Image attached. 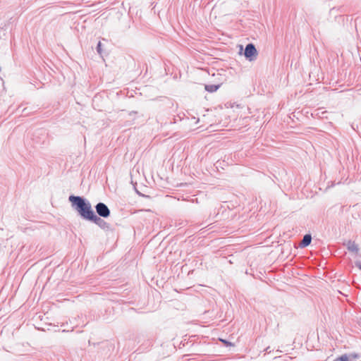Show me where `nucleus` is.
<instances>
[{
	"label": "nucleus",
	"mask_w": 361,
	"mask_h": 361,
	"mask_svg": "<svg viewBox=\"0 0 361 361\" xmlns=\"http://www.w3.org/2000/svg\"><path fill=\"white\" fill-rule=\"evenodd\" d=\"M357 267L361 269V264H358Z\"/></svg>",
	"instance_id": "obj_11"
},
{
	"label": "nucleus",
	"mask_w": 361,
	"mask_h": 361,
	"mask_svg": "<svg viewBox=\"0 0 361 361\" xmlns=\"http://www.w3.org/2000/svg\"><path fill=\"white\" fill-rule=\"evenodd\" d=\"M95 209L98 215L103 218H107L110 216L109 207L103 202H99L95 206Z\"/></svg>",
	"instance_id": "obj_2"
},
{
	"label": "nucleus",
	"mask_w": 361,
	"mask_h": 361,
	"mask_svg": "<svg viewBox=\"0 0 361 361\" xmlns=\"http://www.w3.org/2000/svg\"><path fill=\"white\" fill-rule=\"evenodd\" d=\"M220 341L224 343L226 345L228 346V345H231V343L226 341V340H224V339H220Z\"/></svg>",
	"instance_id": "obj_10"
},
{
	"label": "nucleus",
	"mask_w": 361,
	"mask_h": 361,
	"mask_svg": "<svg viewBox=\"0 0 361 361\" xmlns=\"http://www.w3.org/2000/svg\"><path fill=\"white\" fill-rule=\"evenodd\" d=\"M257 52V49L253 44H248L246 45L244 55L250 61L253 60V57L256 56Z\"/></svg>",
	"instance_id": "obj_3"
},
{
	"label": "nucleus",
	"mask_w": 361,
	"mask_h": 361,
	"mask_svg": "<svg viewBox=\"0 0 361 361\" xmlns=\"http://www.w3.org/2000/svg\"><path fill=\"white\" fill-rule=\"evenodd\" d=\"M89 221H93L94 224H96L103 229H109L110 227L109 224L107 222L102 219L100 217L97 216L94 213L89 219Z\"/></svg>",
	"instance_id": "obj_4"
},
{
	"label": "nucleus",
	"mask_w": 361,
	"mask_h": 361,
	"mask_svg": "<svg viewBox=\"0 0 361 361\" xmlns=\"http://www.w3.org/2000/svg\"><path fill=\"white\" fill-rule=\"evenodd\" d=\"M102 44L100 42H98L97 44V52L99 54H102Z\"/></svg>",
	"instance_id": "obj_9"
},
{
	"label": "nucleus",
	"mask_w": 361,
	"mask_h": 361,
	"mask_svg": "<svg viewBox=\"0 0 361 361\" xmlns=\"http://www.w3.org/2000/svg\"><path fill=\"white\" fill-rule=\"evenodd\" d=\"M357 355H343L334 360V361H353V359L357 358Z\"/></svg>",
	"instance_id": "obj_6"
},
{
	"label": "nucleus",
	"mask_w": 361,
	"mask_h": 361,
	"mask_svg": "<svg viewBox=\"0 0 361 361\" xmlns=\"http://www.w3.org/2000/svg\"><path fill=\"white\" fill-rule=\"evenodd\" d=\"M219 85H206L204 89L209 92H214L219 88Z\"/></svg>",
	"instance_id": "obj_8"
},
{
	"label": "nucleus",
	"mask_w": 361,
	"mask_h": 361,
	"mask_svg": "<svg viewBox=\"0 0 361 361\" xmlns=\"http://www.w3.org/2000/svg\"><path fill=\"white\" fill-rule=\"evenodd\" d=\"M71 207L77 211L80 216L86 220H89L94 214L90 202L83 197L70 195L68 197Z\"/></svg>",
	"instance_id": "obj_1"
},
{
	"label": "nucleus",
	"mask_w": 361,
	"mask_h": 361,
	"mask_svg": "<svg viewBox=\"0 0 361 361\" xmlns=\"http://www.w3.org/2000/svg\"><path fill=\"white\" fill-rule=\"evenodd\" d=\"M312 241V236L310 234H306L303 236L302 241L300 243L301 247H305L308 246Z\"/></svg>",
	"instance_id": "obj_7"
},
{
	"label": "nucleus",
	"mask_w": 361,
	"mask_h": 361,
	"mask_svg": "<svg viewBox=\"0 0 361 361\" xmlns=\"http://www.w3.org/2000/svg\"><path fill=\"white\" fill-rule=\"evenodd\" d=\"M348 251L357 254L359 251L358 245L352 240H348L345 244Z\"/></svg>",
	"instance_id": "obj_5"
}]
</instances>
